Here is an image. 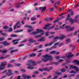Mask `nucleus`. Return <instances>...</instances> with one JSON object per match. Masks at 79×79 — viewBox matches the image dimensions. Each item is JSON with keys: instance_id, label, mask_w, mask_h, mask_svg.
<instances>
[{"instance_id": "obj_32", "label": "nucleus", "mask_w": 79, "mask_h": 79, "mask_svg": "<svg viewBox=\"0 0 79 79\" xmlns=\"http://www.w3.org/2000/svg\"><path fill=\"white\" fill-rule=\"evenodd\" d=\"M73 54H71V55H69L67 56V58H71V57H72L73 56Z\"/></svg>"}, {"instance_id": "obj_46", "label": "nucleus", "mask_w": 79, "mask_h": 79, "mask_svg": "<svg viewBox=\"0 0 79 79\" xmlns=\"http://www.w3.org/2000/svg\"><path fill=\"white\" fill-rule=\"evenodd\" d=\"M53 35L49 36L48 38H49V39H52V38H53Z\"/></svg>"}, {"instance_id": "obj_23", "label": "nucleus", "mask_w": 79, "mask_h": 79, "mask_svg": "<svg viewBox=\"0 0 79 79\" xmlns=\"http://www.w3.org/2000/svg\"><path fill=\"white\" fill-rule=\"evenodd\" d=\"M50 54H55L56 53V51H53L50 52Z\"/></svg>"}, {"instance_id": "obj_8", "label": "nucleus", "mask_w": 79, "mask_h": 79, "mask_svg": "<svg viewBox=\"0 0 79 79\" xmlns=\"http://www.w3.org/2000/svg\"><path fill=\"white\" fill-rule=\"evenodd\" d=\"M74 69L76 71H79V69L76 66L71 65L70 66L69 69Z\"/></svg>"}, {"instance_id": "obj_1", "label": "nucleus", "mask_w": 79, "mask_h": 79, "mask_svg": "<svg viewBox=\"0 0 79 79\" xmlns=\"http://www.w3.org/2000/svg\"><path fill=\"white\" fill-rule=\"evenodd\" d=\"M42 57L44 58L41 59V60L44 62H47L48 60L50 61L53 60V57L49 54L44 55Z\"/></svg>"}, {"instance_id": "obj_26", "label": "nucleus", "mask_w": 79, "mask_h": 79, "mask_svg": "<svg viewBox=\"0 0 79 79\" xmlns=\"http://www.w3.org/2000/svg\"><path fill=\"white\" fill-rule=\"evenodd\" d=\"M73 22H71V23L72 24H73V23H74V22H76V23H77V20H76V19H74L73 20Z\"/></svg>"}, {"instance_id": "obj_16", "label": "nucleus", "mask_w": 79, "mask_h": 79, "mask_svg": "<svg viewBox=\"0 0 79 79\" xmlns=\"http://www.w3.org/2000/svg\"><path fill=\"white\" fill-rule=\"evenodd\" d=\"M19 21H18L17 22V23H16L15 24V25L14 26V30H15V29H16V26H18V24H19Z\"/></svg>"}, {"instance_id": "obj_36", "label": "nucleus", "mask_w": 79, "mask_h": 79, "mask_svg": "<svg viewBox=\"0 0 79 79\" xmlns=\"http://www.w3.org/2000/svg\"><path fill=\"white\" fill-rule=\"evenodd\" d=\"M61 72H63V73H64L66 71V69H63L61 70Z\"/></svg>"}, {"instance_id": "obj_14", "label": "nucleus", "mask_w": 79, "mask_h": 79, "mask_svg": "<svg viewBox=\"0 0 79 79\" xmlns=\"http://www.w3.org/2000/svg\"><path fill=\"white\" fill-rule=\"evenodd\" d=\"M2 44H3L4 46H6V45H9L10 44L8 43L6 41H5L2 42Z\"/></svg>"}, {"instance_id": "obj_40", "label": "nucleus", "mask_w": 79, "mask_h": 79, "mask_svg": "<svg viewBox=\"0 0 79 79\" xmlns=\"http://www.w3.org/2000/svg\"><path fill=\"white\" fill-rule=\"evenodd\" d=\"M34 74H39V72L37 71H36L33 72Z\"/></svg>"}, {"instance_id": "obj_57", "label": "nucleus", "mask_w": 79, "mask_h": 79, "mask_svg": "<svg viewBox=\"0 0 79 79\" xmlns=\"http://www.w3.org/2000/svg\"><path fill=\"white\" fill-rule=\"evenodd\" d=\"M2 35H5V36H7V34L5 33H2Z\"/></svg>"}, {"instance_id": "obj_19", "label": "nucleus", "mask_w": 79, "mask_h": 79, "mask_svg": "<svg viewBox=\"0 0 79 79\" xmlns=\"http://www.w3.org/2000/svg\"><path fill=\"white\" fill-rule=\"evenodd\" d=\"M23 31V29L19 30H17V31H15L14 32L15 33H17L18 32H22Z\"/></svg>"}, {"instance_id": "obj_12", "label": "nucleus", "mask_w": 79, "mask_h": 79, "mask_svg": "<svg viewBox=\"0 0 79 79\" xmlns=\"http://www.w3.org/2000/svg\"><path fill=\"white\" fill-rule=\"evenodd\" d=\"M45 37H43L41 38V39H38L37 40L39 42H44V41H45Z\"/></svg>"}, {"instance_id": "obj_34", "label": "nucleus", "mask_w": 79, "mask_h": 79, "mask_svg": "<svg viewBox=\"0 0 79 79\" xmlns=\"http://www.w3.org/2000/svg\"><path fill=\"white\" fill-rule=\"evenodd\" d=\"M63 61H64V60L63 59H60L59 60V61H58V63L63 62Z\"/></svg>"}, {"instance_id": "obj_33", "label": "nucleus", "mask_w": 79, "mask_h": 79, "mask_svg": "<svg viewBox=\"0 0 79 79\" xmlns=\"http://www.w3.org/2000/svg\"><path fill=\"white\" fill-rule=\"evenodd\" d=\"M54 41H53V42H51V43H49V44H48V45H49V46H51V45H52V44H53V43H54Z\"/></svg>"}, {"instance_id": "obj_15", "label": "nucleus", "mask_w": 79, "mask_h": 79, "mask_svg": "<svg viewBox=\"0 0 79 79\" xmlns=\"http://www.w3.org/2000/svg\"><path fill=\"white\" fill-rule=\"evenodd\" d=\"M40 34H41L40 35H35V38H39V37H42V32H41Z\"/></svg>"}, {"instance_id": "obj_4", "label": "nucleus", "mask_w": 79, "mask_h": 79, "mask_svg": "<svg viewBox=\"0 0 79 79\" xmlns=\"http://www.w3.org/2000/svg\"><path fill=\"white\" fill-rule=\"evenodd\" d=\"M50 25V24L46 25L44 27V29H46V30H50V29H53V28L55 27H54V26H52L51 27H50L49 26Z\"/></svg>"}, {"instance_id": "obj_37", "label": "nucleus", "mask_w": 79, "mask_h": 79, "mask_svg": "<svg viewBox=\"0 0 79 79\" xmlns=\"http://www.w3.org/2000/svg\"><path fill=\"white\" fill-rule=\"evenodd\" d=\"M15 65L16 66H18V67L21 65V64H15Z\"/></svg>"}, {"instance_id": "obj_53", "label": "nucleus", "mask_w": 79, "mask_h": 79, "mask_svg": "<svg viewBox=\"0 0 79 79\" xmlns=\"http://www.w3.org/2000/svg\"><path fill=\"white\" fill-rule=\"evenodd\" d=\"M45 20L46 21H49V19L48 18H46L45 19Z\"/></svg>"}, {"instance_id": "obj_18", "label": "nucleus", "mask_w": 79, "mask_h": 79, "mask_svg": "<svg viewBox=\"0 0 79 79\" xmlns=\"http://www.w3.org/2000/svg\"><path fill=\"white\" fill-rule=\"evenodd\" d=\"M73 63H76V64H78V65H79V61L77 60H74L73 61Z\"/></svg>"}, {"instance_id": "obj_5", "label": "nucleus", "mask_w": 79, "mask_h": 79, "mask_svg": "<svg viewBox=\"0 0 79 79\" xmlns=\"http://www.w3.org/2000/svg\"><path fill=\"white\" fill-rule=\"evenodd\" d=\"M42 32V35H43L44 34V31L42 30H39V29H37L36 30V31H34L33 32V34L34 35H35V34H39V32Z\"/></svg>"}, {"instance_id": "obj_54", "label": "nucleus", "mask_w": 79, "mask_h": 79, "mask_svg": "<svg viewBox=\"0 0 79 79\" xmlns=\"http://www.w3.org/2000/svg\"><path fill=\"white\" fill-rule=\"evenodd\" d=\"M27 56H25L23 57V60H25L26 59V58H27Z\"/></svg>"}, {"instance_id": "obj_42", "label": "nucleus", "mask_w": 79, "mask_h": 79, "mask_svg": "<svg viewBox=\"0 0 79 79\" xmlns=\"http://www.w3.org/2000/svg\"><path fill=\"white\" fill-rule=\"evenodd\" d=\"M52 76L51 75H49V76H48V77L47 78V79H51L52 78Z\"/></svg>"}, {"instance_id": "obj_13", "label": "nucleus", "mask_w": 79, "mask_h": 79, "mask_svg": "<svg viewBox=\"0 0 79 79\" xmlns=\"http://www.w3.org/2000/svg\"><path fill=\"white\" fill-rule=\"evenodd\" d=\"M71 40L70 39L68 38L66 40V42L65 43L66 44H70L71 43V41H70Z\"/></svg>"}, {"instance_id": "obj_3", "label": "nucleus", "mask_w": 79, "mask_h": 79, "mask_svg": "<svg viewBox=\"0 0 79 79\" xmlns=\"http://www.w3.org/2000/svg\"><path fill=\"white\" fill-rule=\"evenodd\" d=\"M74 15V13L73 12H72L71 14H68L67 16V18L65 20L66 21H68V20H69V21H70V22H73V19H72L70 18V17H71V16H73Z\"/></svg>"}, {"instance_id": "obj_60", "label": "nucleus", "mask_w": 79, "mask_h": 79, "mask_svg": "<svg viewBox=\"0 0 79 79\" xmlns=\"http://www.w3.org/2000/svg\"><path fill=\"white\" fill-rule=\"evenodd\" d=\"M24 44H21L19 45L18 47H22V46H24Z\"/></svg>"}, {"instance_id": "obj_38", "label": "nucleus", "mask_w": 79, "mask_h": 79, "mask_svg": "<svg viewBox=\"0 0 79 79\" xmlns=\"http://www.w3.org/2000/svg\"><path fill=\"white\" fill-rule=\"evenodd\" d=\"M5 40V38L3 37H0V41H2V40Z\"/></svg>"}, {"instance_id": "obj_47", "label": "nucleus", "mask_w": 79, "mask_h": 79, "mask_svg": "<svg viewBox=\"0 0 79 79\" xmlns=\"http://www.w3.org/2000/svg\"><path fill=\"white\" fill-rule=\"evenodd\" d=\"M77 32H78L77 31H75L74 33V35H77Z\"/></svg>"}, {"instance_id": "obj_30", "label": "nucleus", "mask_w": 79, "mask_h": 79, "mask_svg": "<svg viewBox=\"0 0 79 79\" xmlns=\"http://www.w3.org/2000/svg\"><path fill=\"white\" fill-rule=\"evenodd\" d=\"M62 73L61 72H58L56 73L57 75H60V76H62Z\"/></svg>"}, {"instance_id": "obj_50", "label": "nucleus", "mask_w": 79, "mask_h": 79, "mask_svg": "<svg viewBox=\"0 0 79 79\" xmlns=\"http://www.w3.org/2000/svg\"><path fill=\"white\" fill-rule=\"evenodd\" d=\"M43 69V71L44 70V71H46V70H47V69H48V68H44Z\"/></svg>"}, {"instance_id": "obj_11", "label": "nucleus", "mask_w": 79, "mask_h": 79, "mask_svg": "<svg viewBox=\"0 0 79 79\" xmlns=\"http://www.w3.org/2000/svg\"><path fill=\"white\" fill-rule=\"evenodd\" d=\"M28 62L32 63V65L33 66H35L36 64V62L35 61H33L31 60H29Z\"/></svg>"}, {"instance_id": "obj_49", "label": "nucleus", "mask_w": 79, "mask_h": 79, "mask_svg": "<svg viewBox=\"0 0 79 79\" xmlns=\"http://www.w3.org/2000/svg\"><path fill=\"white\" fill-rule=\"evenodd\" d=\"M42 47V45H41L38 46V47H37V48H41Z\"/></svg>"}, {"instance_id": "obj_45", "label": "nucleus", "mask_w": 79, "mask_h": 79, "mask_svg": "<svg viewBox=\"0 0 79 79\" xmlns=\"http://www.w3.org/2000/svg\"><path fill=\"white\" fill-rule=\"evenodd\" d=\"M21 40V39H20L15 40H13V42H15V41H18L19 40Z\"/></svg>"}, {"instance_id": "obj_64", "label": "nucleus", "mask_w": 79, "mask_h": 79, "mask_svg": "<svg viewBox=\"0 0 79 79\" xmlns=\"http://www.w3.org/2000/svg\"><path fill=\"white\" fill-rule=\"evenodd\" d=\"M57 78H58V77L55 76L54 77H53V79H57Z\"/></svg>"}, {"instance_id": "obj_44", "label": "nucleus", "mask_w": 79, "mask_h": 79, "mask_svg": "<svg viewBox=\"0 0 79 79\" xmlns=\"http://www.w3.org/2000/svg\"><path fill=\"white\" fill-rule=\"evenodd\" d=\"M48 34H49V32H48V31H47L45 33L46 36H47L48 35Z\"/></svg>"}, {"instance_id": "obj_61", "label": "nucleus", "mask_w": 79, "mask_h": 79, "mask_svg": "<svg viewBox=\"0 0 79 79\" xmlns=\"http://www.w3.org/2000/svg\"><path fill=\"white\" fill-rule=\"evenodd\" d=\"M15 61L14 60H12L10 61V63H13Z\"/></svg>"}, {"instance_id": "obj_7", "label": "nucleus", "mask_w": 79, "mask_h": 79, "mask_svg": "<svg viewBox=\"0 0 79 79\" xmlns=\"http://www.w3.org/2000/svg\"><path fill=\"white\" fill-rule=\"evenodd\" d=\"M22 78H21L20 79H29L31 78V77L29 75H26V74H22Z\"/></svg>"}, {"instance_id": "obj_21", "label": "nucleus", "mask_w": 79, "mask_h": 79, "mask_svg": "<svg viewBox=\"0 0 79 79\" xmlns=\"http://www.w3.org/2000/svg\"><path fill=\"white\" fill-rule=\"evenodd\" d=\"M35 55H36V54L32 53L30 55V57H33V56H35Z\"/></svg>"}, {"instance_id": "obj_24", "label": "nucleus", "mask_w": 79, "mask_h": 79, "mask_svg": "<svg viewBox=\"0 0 79 79\" xmlns=\"http://www.w3.org/2000/svg\"><path fill=\"white\" fill-rule=\"evenodd\" d=\"M8 52V50L5 49L3 51L2 50V53H5L6 52Z\"/></svg>"}, {"instance_id": "obj_9", "label": "nucleus", "mask_w": 79, "mask_h": 79, "mask_svg": "<svg viewBox=\"0 0 79 79\" xmlns=\"http://www.w3.org/2000/svg\"><path fill=\"white\" fill-rule=\"evenodd\" d=\"M46 8L47 7H46V6H45L44 7H39L40 10H42V12H44V11H46Z\"/></svg>"}, {"instance_id": "obj_48", "label": "nucleus", "mask_w": 79, "mask_h": 79, "mask_svg": "<svg viewBox=\"0 0 79 79\" xmlns=\"http://www.w3.org/2000/svg\"><path fill=\"white\" fill-rule=\"evenodd\" d=\"M56 60H58V59H60V56H57L56 57Z\"/></svg>"}, {"instance_id": "obj_10", "label": "nucleus", "mask_w": 79, "mask_h": 79, "mask_svg": "<svg viewBox=\"0 0 79 79\" xmlns=\"http://www.w3.org/2000/svg\"><path fill=\"white\" fill-rule=\"evenodd\" d=\"M8 71L9 73H6L7 75L8 76H11V75H12L13 74V73H12V70L11 69H9L8 70Z\"/></svg>"}, {"instance_id": "obj_31", "label": "nucleus", "mask_w": 79, "mask_h": 79, "mask_svg": "<svg viewBox=\"0 0 79 79\" xmlns=\"http://www.w3.org/2000/svg\"><path fill=\"white\" fill-rule=\"evenodd\" d=\"M64 37H65V36L64 35H62L61 36V37L60 38V40H63V39H64Z\"/></svg>"}, {"instance_id": "obj_62", "label": "nucleus", "mask_w": 79, "mask_h": 79, "mask_svg": "<svg viewBox=\"0 0 79 79\" xmlns=\"http://www.w3.org/2000/svg\"><path fill=\"white\" fill-rule=\"evenodd\" d=\"M14 51V52H17L18 51V49H15L13 50Z\"/></svg>"}, {"instance_id": "obj_17", "label": "nucleus", "mask_w": 79, "mask_h": 79, "mask_svg": "<svg viewBox=\"0 0 79 79\" xmlns=\"http://www.w3.org/2000/svg\"><path fill=\"white\" fill-rule=\"evenodd\" d=\"M29 41L30 42H36V40H34L32 38L29 39Z\"/></svg>"}, {"instance_id": "obj_41", "label": "nucleus", "mask_w": 79, "mask_h": 79, "mask_svg": "<svg viewBox=\"0 0 79 79\" xmlns=\"http://www.w3.org/2000/svg\"><path fill=\"white\" fill-rule=\"evenodd\" d=\"M38 70L39 71H40L41 72H43L44 71L43 69H38Z\"/></svg>"}, {"instance_id": "obj_55", "label": "nucleus", "mask_w": 79, "mask_h": 79, "mask_svg": "<svg viewBox=\"0 0 79 79\" xmlns=\"http://www.w3.org/2000/svg\"><path fill=\"white\" fill-rule=\"evenodd\" d=\"M49 10L50 11H53V10H54V8H50L49 9Z\"/></svg>"}, {"instance_id": "obj_63", "label": "nucleus", "mask_w": 79, "mask_h": 79, "mask_svg": "<svg viewBox=\"0 0 79 79\" xmlns=\"http://www.w3.org/2000/svg\"><path fill=\"white\" fill-rule=\"evenodd\" d=\"M79 3H78V4H77L76 6H75V8H77V7H78L79 6Z\"/></svg>"}, {"instance_id": "obj_27", "label": "nucleus", "mask_w": 79, "mask_h": 79, "mask_svg": "<svg viewBox=\"0 0 79 79\" xmlns=\"http://www.w3.org/2000/svg\"><path fill=\"white\" fill-rule=\"evenodd\" d=\"M13 31V28L12 27H10L9 29L8 32H12Z\"/></svg>"}, {"instance_id": "obj_2", "label": "nucleus", "mask_w": 79, "mask_h": 79, "mask_svg": "<svg viewBox=\"0 0 79 79\" xmlns=\"http://www.w3.org/2000/svg\"><path fill=\"white\" fill-rule=\"evenodd\" d=\"M6 63H7L6 61H3L1 63V65H0V70H3V69H5V66H6Z\"/></svg>"}, {"instance_id": "obj_6", "label": "nucleus", "mask_w": 79, "mask_h": 79, "mask_svg": "<svg viewBox=\"0 0 79 79\" xmlns=\"http://www.w3.org/2000/svg\"><path fill=\"white\" fill-rule=\"evenodd\" d=\"M65 28L67 29V31H73L74 29V27H73L71 28L70 26H66L65 27Z\"/></svg>"}, {"instance_id": "obj_56", "label": "nucleus", "mask_w": 79, "mask_h": 79, "mask_svg": "<svg viewBox=\"0 0 79 79\" xmlns=\"http://www.w3.org/2000/svg\"><path fill=\"white\" fill-rule=\"evenodd\" d=\"M35 19H36V18H32L31 19V21H35Z\"/></svg>"}, {"instance_id": "obj_35", "label": "nucleus", "mask_w": 79, "mask_h": 79, "mask_svg": "<svg viewBox=\"0 0 79 79\" xmlns=\"http://www.w3.org/2000/svg\"><path fill=\"white\" fill-rule=\"evenodd\" d=\"M34 31V29H29L27 30V32H32V31Z\"/></svg>"}, {"instance_id": "obj_28", "label": "nucleus", "mask_w": 79, "mask_h": 79, "mask_svg": "<svg viewBox=\"0 0 79 79\" xmlns=\"http://www.w3.org/2000/svg\"><path fill=\"white\" fill-rule=\"evenodd\" d=\"M3 29H7L9 28V27L7 26H5L3 27Z\"/></svg>"}, {"instance_id": "obj_43", "label": "nucleus", "mask_w": 79, "mask_h": 79, "mask_svg": "<svg viewBox=\"0 0 79 79\" xmlns=\"http://www.w3.org/2000/svg\"><path fill=\"white\" fill-rule=\"evenodd\" d=\"M52 63H53V64H56V65H58V62H52Z\"/></svg>"}, {"instance_id": "obj_29", "label": "nucleus", "mask_w": 79, "mask_h": 79, "mask_svg": "<svg viewBox=\"0 0 79 79\" xmlns=\"http://www.w3.org/2000/svg\"><path fill=\"white\" fill-rule=\"evenodd\" d=\"M27 68H28V69H33L34 68V67H32L31 66L28 67Z\"/></svg>"}, {"instance_id": "obj_58", "label": "nucleus", "mask_w": 79, "mask_h": 79, "mask_svg": "<svg viewBox=\"0 0 79 79\" xmlns=\"http://www.w3.org/2000/svg\"><path fill=\"white\" fill-rule=\"evenodd\" d=\"M37 5H38V3H37V2H35L34 4V6H37Z\"/></svg>"}, {"instance_id": "obj_22", "label": "nucleus", "mask_w": 79, "mask_h": 79, "mask_svg": "<svg viewBox=\"0 0 79 79\" xmlns=\"http://www.w3.org/2000/svg\"><path fill=\"white\" fill-rule=\"evenodd\" d=\"M10 36L11 37H18V35L12 34Z\"/></svg>"}, {"instance_id": "obj_25", "label": "nucleus", "mask_w": 79, "mask_h": 79, "mask_svg": "<svg viewBox=\"0 0 79 79\" xmlns=\"http://www.w3.org/2000/svg\"><path fill=\"white\" fill-rule=\"evenodd\" d=\"M7 67L8 68H10V67L12 68V67H13V65H12L11 64H9L7 65Z\"/></svg>"}, {"instance_id": "obj_51", "label": "nucleus", "mask_w": 79, "mask_h": 79, "mask_svg": "<svg viewBox=\"0 0 79 79\" xmlns=\"http://www.w3.org/2000/svg\"><path fill=\"white\" fill-rule=\"evenodd\" d=\"M75 76V74H72L70 75L69 76V77H73V76Z\"/></svg>"}, {"instance_id": "obj_59", "label": "nucleus", "mask_w": 79, "mask_h": 79, "mask_svg": "<svg viewBox=\"0 0 79 79\" xmlns=\"http://www.w3.org/2000/svg\"><path fill=\"white\" fill-rule=\"evenodd\" d=\"M55 30H56V31H58V30H60V28H55Z\"/></svg>"}, {"instance_id": "obj_39", "label": "nucleus", "mask_w": 79, "mask_h": 79, "mask_svg": "<svg viewBox=\"0 0 79 79\" xmlns=\"http://www.w3.org/2000/svg\"><path fill=\"white\" fill-rule=\"evenodd\" d=\"M60 38V37L58 36H57L55 37L54 38V40H57V39H58Z\"/></svg>"}, {"instance_id": "obj_52", "label": "nucleus", "mask_w": 79, "mask_h": 79, "mask_svg": "<svg viewBox=\"0 0 79 79\" xmlns=\"http://www.w3.org/2000/svg\"><path fill=\"white\" fill-rule=\"evenodd\" d=\"M70 73H74L75 74H76V72H74V71H71L70 72Z\"/></svg>"}, {"instance_id": "obj_20", "label": "nucleus", "mask_w": 79, "mask_h": 79, "mask_svg": "<svg viewBox=\"0 0 79 79\" xmlns=\"http://www.w3.org/2000/svg\"><path fill=\"white\" fill-rule=\"evenodd\" d=\"M24 27H28V28H29L30 29H31L32 28V26L30 25H25Z\"/></svg>"}]
</instances>
